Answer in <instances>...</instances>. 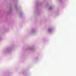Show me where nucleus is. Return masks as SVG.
<instances>
[{
  "mask_svg": "<svg viewBox=\"0 0 76 76\" xmlns=\"http://www.w3.org/2000/svg\"><path fill=\"white\" fill-rule=\"evenodd\" d=\"M50 9H51V8H50Z\"/></svg>",
  "mask_w": 76,
  "mask_h": 76,
  "instance_id": "1",
  "label": "nucleus"
}]
</instances>
